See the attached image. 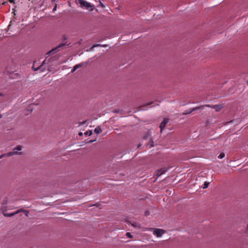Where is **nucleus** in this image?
Returning a JSON list of instances; mask_svg holds the SVG:
<instances>
[{
    "instance_id": "obj_36",
    "label": "nucleus",
    "mask_w": 248,
    "mask_h": 248,
    "mask_svg": "<svg viewBox=\"0 0 248 248\" xmlns=\"http://www.w3.org/2000/svg\"><path fill=\"white\" fill-rule=\"evenodd\" d=\"M2 95V94L0 93V96H1Z\"/></svg>"
},
{
    "instance_id": "obj_8",
    "label": "nucleus",
    "mask_w": 248,
    "mask_h": 248,
    "mask_svg": "<svg viewBox=\"0 0 248 248\" xmlns=\"http://www.w3.org/2000/svg\"><path fill=\"white\" fill-rule=\"evenodd\" d=\"M169 122V119L165 118L164 120L160 123L159 127L160 128V132L162 133L163 130L166 126L167 124Z\"/></svg>"
},
{
    "instance_id": "obj_2",
    "label": "nucleus",
    "mask_w": 248,
    "mask_h": 248,
    "mask_svg": "<svg viewBox=\"0 0 248 248\" xmlns=\"http://www.w3.org/2000/svg\"><path fill=\"white\" fill-rule=\"evenodd\" d=\"M79 1L81 7H84L85 8L89 10L90 11H92L93 10L94 6L91 5L90 3L84 0H79Z\"/></svg>"
},
{
    "instance_id": "obj_28",
    "label": "nucleus",
    "mask_w": 248,
    "mask_h": 248,
    "mask_svg": "<svg viewBox=\"0 0 248 248\" xmlns=\"http://www.w3.org/2000/svg\"><path fill=\"white\" fill-rule=\"evenodd\" d=\"M9 1L11 3H15L14 0H9Z\"/></svg>"
},
{
    "instance_id": "obj_21",
    "label": "nucleus",
    "mask_w": 248,
    "mask_h": 248,
    "mask_svg": "<svg viewBox=\"0 0 248 248\" xmlns=\"http://www.w3.org/2000/svg\"><path fill=\"white\" fill-rule=\"evenodd\" d=\"M149 214H150V212L149 211H145V216H148V215H149Z\"/></svg>"
},
{
    "instance_id": "obj_19",
    "label": "nucleus",
    "mask_w": 248,
    "mask_h": 248,
    "mask_svg": "<svg viewBox=\"0 0 248 248\" xmlns=\"http://www.w3.org/2000/svg\"><path fill=\"white\" fill-rule=\"evenodd\" d=\"M154 146V141L153 140H151L150 144V147H153Z\"/></svg>"
},
{
    "instance_id": "obj_25",
    "label": "nucleus",
    "mask_w": 248,
    "mask_h": 248,
    "mask_svg": "<svg viewBox=\"0 0 248 248\" xmlns=\"http://www.w3.org/2000/svg\"><path fill=\"white\" fill-rule=\"evenodd\" d=\"M153 103V102H151L146 104L145 106H149V105L152 104Z\"/></svg>"
},
{
    "instance_id": "obj_24",
    "label": "nucleus",
    "mask_w": 248,
    "mask_h": 248,
    "mask_svg": "<svg viewBox=\"0 0 248 248\" xmlns=\"http://www.w3.org/2000/svg\"><path fill=\"white\" fill-rule=\"evenodd\" d=\"M86 120H85V121H83V122H81V123H80V124H81V125L84 124H85V123H86Z\"/></svg>"
},
{
    "instance_id": "obj_17",
    "label": "nucleus",
    "mask_w": 248,
    "mask_h": 248,
    "mask_svg": "<svg viewBox=\"0 0 248 248\" xmlns=\"http://www.w3.org/2000/svg\"><path fill=\"white\" fill-rule=\"evenodd\" d=\"M126 236L128 237V238H133V236L131 234L130 232H126Z\"/></svg>"
},
{
    "instance_id": "obj_18",
    "label": "nucleus",
    "mask_w": 248,
    "mask_h": 248,
    "mask_svg": "<svg viewBox=\"0 0 248 248\" xmlns=\"http://www.w3.org/2000/svg\"><path fill=\"white\" fill-rule=\"evenodd\" d=\"M5 154L6 155L5 156H10L13 155V153H12V152H9L8 153Z\"/></svg>"
},
{
    "instance_id": "obj_26",
    "label": "nucleus",
    "mask_w": 248,
    "mask_h": 248,
    "mask_svg": "<svg viewBox=\"0 0 248 248\" xmlns=\"http://www.w3.org/2000/svg\"><path fill=\"white\" fill-rule=\"evenodd\" d=\"M5 154H2L0 156V159L2 157H3V156H5Z\"/></svg>"
},
{
    "instance_id": "obj_9",
    "label": "nucleus",
    "mask_w": 248,
    "mask_h": 248,
    "mask_svg": "<svg viewBox=\"0 0 248 248\" xmlns=\"http://www.w3.org/2000/svg\"><path fill=\"white\" fill-rule=\"evenodd\" d=\"M7 203V201L6 200L3 201L2 203V205L0 208V211L2 212L3 215L6 213V211L7 210V207L6 204Z\"/></svg>"
},
{
    "instance_id": "obj_11",
    "label": "nucleus",
    "mask_w": 248,
    "mask_h": 248,
    "mask_svg": "<svg viewBox=\"0 0 248 248\" xmlns=\"http://www.w3.org/2000/svg\"><path fill=\"white\" fill-rule=\"evenodd\" d=\"M21 150V146L20 145H18L16 146V148H14L13 149L14 151L12 152V153H13V155H21L22 154L21 152H19V153H17V152L15 151V150H17V151H20Z\"/></svg>"
},
{
    "instance_id": "obj_22",
    "label": "nucleus",
    "mask_w": 248,
    "mask_h": 248,
    "mask_svg": "<svg viewBox=\"0 0 248 248\" xmlns=\"http://www.w3.org/2000/svg\"><path fill=\"white\" fill-rule=\"evenodd\" d=\"M66 39H67V37H66V36L65 35H63L62 36V40H63V41H64V40H66Z\"/></svg>"
},
{
    "instance_id": "obj_7",
    "label": "nucleus",
    "mask_w": 248,
    "mask_h": 248,
    "mask_svg": "<svg viewBox=\"0 0 248 248\" xmlns=\"http://www.w3.org/2000/svg\"><path fill=\"white\" fill-rule=\"evenodd\" d=\"M200 108H202V106H198V107H195V108H193L188 110H186L185 112H184L182 114L183 115H188V114H190L191 113H192V112L195 111V110H198Z\"/></svg>"
},
{
    "instance_id": "obj_5",
    "label": "nucleus",
    "mask_w": 248,
    "mask_h": 248,
    "mask_svg": "<svg viewBox=\"0 0 248 248\" xmlns=\"http://www.w3.org/2000/svg\"><path fill=\"white\" fill-rule=\"evenodd\" d=\"M45 62L46 61L44 60L42 63L38 67H35V62L33 63V66L32 67V68L33 69V71H37L38 70H40V71L41 72H43L44 71V69L43 68V66H44V64L45 63Z\"/></svg>"
},
{
    "instance_id": "obj_1",
    "label": "nucleus",
    "mask_w": 248,
    "mask_h": 248,
    "mask_svg": "<svg viewBox=\"0 0 248 248\" xmlns=\"http://www.w3.org/2000/svg\"><path fill=\"white\" fill-rule=\"evenodd\" d=\"M70 45V43H68L67 42L61 43L56 47L52 48L51 50L48 51L46 54V55H50L51 54H54L56 52H58L61 49H62L65 46H68Z\"/></svg>"
},
{
    "instance_id": "obj_13",
    "label": "nucleus",
    "mask_w": 248,
    "mask_h": 248,
    "mask_svg": "<svg viewBox=\"0 0 248 248\" xmlns=\"http://www.w3.org/2000/svg\"><path fill=\"white\" fill-rule=\"evenodd\" d=\"M81 66H82V65L81 64H79L76 65L74 67L73 69L72 70V73H74L77 70V69H78L79 67H81Z\"/></svg>"
},
{
    "instance_id": "obj_33",
    "label": "nucleus",
    "mask_w": 248,
    "mask_h": 248,
    "mask_svg": "<svg viewBox=\"0 0 248 248\" xmlns=\"http://www.w3.org/2000/svg\"><path fill=\"white\" fill-rule=\"evenodd\" d=\"M94 141H95L94 140H90L89 142L92 143V142H93Z\"/></svg>"
},
{
    "instance_id": "obj_16",
    "label": "nucleus",
    "mask_w": 248,
    "mask_h": 248,
    "mask_svg": "<svg viewBox=\"0 0 248 248\" xmlns=\"http://www.w3.org/2000/svg\"><path fill=\"white\" fill-rule=\"evenodd\" d=\"M225 156V154L224 153H221L218 156V158L220 159L223 158Z\"/></svg>"
},
{
    "instance_id": "obj_20",
    "label": "nucleus",
    "mask_w": 248,
    "mask_h": 248,
    "mask_svg": "<svg viewBox=\"0 0 248 248\" xmlns=\"http://www.w3.org/2000/svg\"><path fill=\"white\" fill-rule=\"evenodd\" d=\"M96 46H101V45L100 44H95V45H93V47H96Z\"/></svg>"
},
{
    "instance_id": "obj_27",
    "label": "nucleus",
    "mask_w": 248,
    "mask_h": 248,
    "mask_svg": "<svg viewBox=\"0 0 248 248\" xmlns=\"http://www.w3.org/2000/svg\"><path fill=\"white\" fill-rule=\"evenodd\" d=\"M100 4L102 7H104V5L101 1H100Z\"/></svg>"
},
{
    "instance_id": "obj_14",
    "label": "nucleus",
    "mask_w": 248,
    "mask_h": 248,
    "mask_svg": "<svg viewBox=\"0 0 248 248\" xmlns=\"http://www.w3.org/2000/svg\"><path fill=\"white\" fill-rule=\"evenodd\" d=\"M209 185V182H205L203 184V188L205 189L208 187V186Z\"/></svg>"
},
{
    "instance_id": "obj_34",
    "label": "nucleus",
    "mask_w": 248,
    "mask_h": 248,
    "mask_svg": "<svg viewBox=\"0 0 248 248\" xmlns=\"http://www.w3.org/2000/svg\"><path fill=\"white\" fill-rule=\"evenodd\" d=\"M56 0H52V2L55 1Z\"/></svg>"
},
{
    "instance_id": "obj_31",
    "label": "nucleus",
    "mask_w": 248,
    "mask_h": 248,
    "mask_svg": "<svg viewBox=\"0 0 248 248\" xmlns=\"http://www.w3.org/2000/svg\"><path fill=\"white\" fill-rule=\"evenodd\" d=\"M246 231L248 233V224H247V227H246Z\"/></svg>"
},
{
    "instance_id": "obj_35",
    "label": "nucleus",
    "mask_w": 248,
    "mask_h": 248,
    "mask_svg": "<svg viewBox=\"0 0 248 248\" xmlns=\"http://www.w3.org/2000/svg\"><path fill=\"white\" fill-rule=\"evenodd\" d=\"M1 117H2V116H1V115L0 114V118H1Z\"/></svg>"
},
{
    "instance_id": "obj_29",
    "label": "nucleus",
    "mask_w": 248,
    "mask_h": 248,
    "mask_svg": "<svg viewBox=\"0 0 248 248\" xmlns=\"http://www.w3.org/2000/svg\"><path fill=\"white\" fill-rule=\"evenodd\" d=\"M107 46H108L107 45H101V46H102V47H106Z\"/></svg>"
},
{
    "instance_id": "obj_3",
    "label": "nucleus",
    "mask_w": 248,
    "mask_h": 248,
    "mask_svg": "<svg viewBox=\"0 0 248 248\" xmlns=\"http://www.w3.org/2000/svg\"><path fill=\"white\" fill-rule=\"evenodd\" d=\"M202 109H203L205 107H208L210 108L213 109H215L216 111L218 112L220 111L223 108V105L221 104H218V105H209V104H206L204 105H202Z\"/></svg>"
},
{
    "instance_id": "obj_30",
    "label": "nucleus",
    "mask_w": 248,
    "mask_h": 248,
    "mask_svg": "<svg viewBox=\"0 0 248 248\" xmlns=\"http://www.w3.org/2000/svg\"><path fill=\"white\" fill-rule=\"evenodd\" d=\"M132 225L133 226H134V227H136V226H137V224H136V223H133V224H132Z\"/></svg>"
},
{
    "instance_id": "obj_12",
    "label": "nucleus",
    "mask_w": 248,
    "mask_h": 248,
    "mask_svg": "<svg viewBox=\"0 0 248 248\" xmlns=\"http://www.w3.org/2000/svg\"><path fill=\"white\" fill-rule=\"evenodd\" d=\"M102 132V129L100 126H97L95 129H94V132L95 133L97 134H99L101 133Z\"/></svg>"
},
{
    "instance_id": "obj_15",
    "label": "nucleus",
    "mask_w": 248,
    "mask_h": 248,
    "mask_svg": "<svg viewBox=\"0 0 248 248\" xmlns=\"http://www.w3.org/2000/svg\"><path fill=\"white\" fill-rule=\"evenodd\" d=\"M84 134L86 136H91L92 134V130H88L86 131Z\"/></svg>"
},
{
    "instance_id": "obj_23",
    "label": "nucleus",
    "mask_w": 248,
    "mask_h": 248,
    "mask_svg": "<svg viewBox=\"0 0 248 248\" xmlns=\"http://www.w3.org/2000/svg\"><path fill=\"white\" fill-rule=\"evenodd\" d=\"M56 9H57V4H55V6H54V8L53 9V11H56Z\"/></svg>"
},
{
    "instance_id": "obj_6",
    "label": "nucleus",
    "mask_w": 248,
    "mask_h": 248,
    "mask_svg": "<svg viewBox=\"0 0 248 248\" xmlns=\"http://www.w3.org/2000/svg\"><path fill=\"white\" fill-rule=\"evenodd\" d=\"M167 170V168H163L160 169H159L155 171V176H156L157 177H159L163 173H164L165 172H166Z\"/></svg>"
},
{
    "instance_id": "obj_4",
    "label": "nucleus",
    "mask_w": 248,
    "mask_h": 248,
    "mask_svg": "<svg viewBox=\"0 0 248 248\" xmlns=\"http://www.w3.org/2000/svg\"><path fill=\"white\" fill-rule=\"evenodd\" d=\"M21 212L26 213V216H28L29 211L25 210L24 209H22L18 210L16 211L13 212V213H6L5 214H4L3 216L4 217H12L14 216V215H16Z\"/></svg>"
},
{
    "instance_id": "obj_10",
    "label": "nucleus",
    "mask_w": 248,
    "mask_h": 248,
    "mask_svg": "<svg viewBox=\"0 0 248 248\" xmlns=\"http://www.w3.org/2000/svg\"><path fill=\"white\" fill-rule=\"evenodd\" d=\"M165 231L163 230L160 229H155L154 231V234L157 237H160L164 233Z\"/></svg>"
},
{
    "instance_id": "obj_32",
    "label": "nucleus",
    "mask_w": 248,
    "mask_h": 248,
    "mask_svg": "<svg viewBox=\"0 0 248 248\" xmlns=\"http://www.w3.org/2000/svg\"><path fill=\"white\" fill-rule=\"evenodd\" d=\"M78 135H79V136H82V133L81 132H80V133H79Z\"/></svg>"
}]
</instances>
